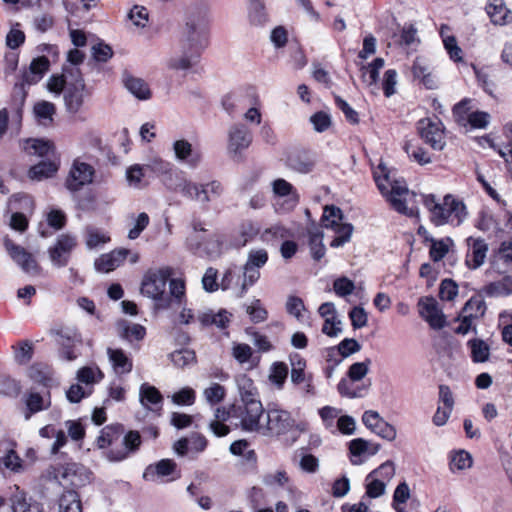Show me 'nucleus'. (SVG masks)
Returning a JSON list of instances; mask_svg holds the SVG:
<instances>
[{
	"label": "nucleus",
	"instance_id": "22",
	"mask_svg": "<svg viewBox=\"0 0 512 512\" xmlns=\"http://www.w3.org/2000/svg\"><path fill=\"white\" fill-rule=\"evenodd\" d=\"M466 242L468 246L466 264L470 269H477L485 262L488 245L483 239L474 237H468Z\"/></svg>",
	"mask_w": 512,
	"mask_h": 512
},
{
	"label": "nucleus",
	"instance_id": "49",
	"mask_svg": "<svg viewBox=\"0 0 512 512\" xmlns=\"http://www.w3.org/2000/svg\"><path fill=\"white\" fill-rule=\"evenodd\" d=\"M25 151L28 154H35L39 156L48 155L52 149L50 142L40 139H30L26 141L24 146Z\"/></svg>",
	"mask_w": 512,
	"mask_h": 512
},
{
	"label": "nucleus",
	"instance_id": "10",
	"mask_svg": "<svg viewBox=\"0 0 512 512\" xmlns=\"http://www.w3.org/2000/svg\"><path fill=\"white\" fill-rule=\"evenodd\" d=\"M268 262V252L263 249H252L248 252L247 260L242 267V276H237V280L241 279L238 297H243L248 289L253 286L260 278V269Z\"/></svg>",
	"mask_w": 512,
	"mask_h": 512
},
{
	"label": "nucleus",
	"instance_id": "58",
	"mask_svg": "<svg viewBox=\"0 0 512 512\" xmlns=\"http://www.w3.org/2000/svg\"><path fill=\"white\" fill-rule=\"evenodd\" d=\"M449 239L446 240H434L431 239L430 246V257L433 261L437 262L442 260L449 251L448 246Z\"/></svg>",
	"mask_w": 512,
	"mask_h": 512
},
{
	"label": "nucleus",
	"instance_id": "42",
	"mask_svg": "<svg viewBox=\"0 0 512 512\" xmlns=\"http://www.w3.org/2000/svg\"><path fill=\"white\" fill-rule=\"evenodd\" d=\"M58 170V166L51 161H43L34 166L29 170V177L32 180L41 181L43 179L52 177Z\"/></svg>",
	"mask_w": 512,
	"mask_h": 512
},
{
	"label": "nucleus",
	"instance_id": "40",
	"mask_svg": "<svg viewBox=\"0 0 512 512\" xmlns=\"http://www.w3.org/2000/svg\"><path fill=\"white\" fill-rule=\"evenodd\" d=\"M33 112L37 121L46 126L53 122L56 107L52 102L42 100L34 105Z\"/></svg>",
	"mask_w": 512,
	"mask_h": 512
},
{
	"label": "nucleus",
	"instance_id": "8",
	"mask_svg": "<svg viewBox=\"0 0 512 512\" xmlns=\"http://www.w3.org/2000/svg\"><path fill=\"white\" fill-rule=\"evenodd\" d=\"M371 359L353 363L347 372L348 379H342L337 386L338 392L348 398H362L367 395L371 382L355 384L361 381L369 372Z\"/></svg>",
	"mask_w": 512,
	"mask_h": 512
},
{
	"label": "nucleus",
	"instance_id": "62",
	"mask_svg": "<svg viewBox=\"0 0 512 512\" xmlns=\"http://www.w3.org/2000/svg\"><path fill=\"white\" fill-rule=\"evenodd\" d=\"M288 375V367L283 362H276L271 367L270 380L282 386Z\"/></svg>",
	"mask_w": 512,
	"mask_h": 512
},
{
	"label": "nucleus",
	"instance_id": "60",
	"mask_svg": "<svg viewBox=\"0 0 512 512\" xmlns=\"http://www.w3.org/2000/svg\"><path fill=\"white\" fill-rule=\"evenodd\" d=\"M337 350L342 358H346L354 353L359 352L361 350V345L357 340L353 338H345L338 344Z\"/></svg>",
	"mask_w": 512,
	"mask_h": 512
},
{
	"label": "nucleus",
	"instance_id": "36",
	"mask_svg": "<svg viewBox=\"0 0 512 512\" xmlns=\"http://www.w3.org/2000/svg\"><path fill=\"white\" fill-rule=\"evenodd\" d=\"M11 503L13 512H43L40 503L27 499L25 493L18 489L12 495Z\"/></svg>",
	"mask_w": 512,
	"mask_h": 512
},
{
	"label": "nucleus",
	"instance_id": "61",
	"mask_svg": "<svg viewBox=\"0 0 512 512\" xmlns=\"http://www.w3.org/2000/svg\"><path fill=\"white\" fill-rule=\"evenodd\" d=\"M354 282L346 277L338 278L333 283V290L339 297H346L354 291Z\"/></svg>",
	"mask_w": 512,
	"mask_h": 512
},
{
	"label": "nucleus",
	"instance_id": "45",
	"mask_svg": "<svg viewBox=\"0 0 512 512\" xmlns=\"http://www.w3.org/2000/svg\"><path fill=\"white\" fill-rule=\"evenodd\" d=\"M421 200L425 207L430 211L431 213V221L437 225L440 226L441 222L443 221L442 210L440 207V202H438L434 195H421Z\"/></svg>",
	"mask_w": 512,
	"mask_h": 512
},
{
	"label": "nucleus",
	"instance_id": "57",
	"mask_svg": "<svg viewBox=\"0 0 512 512\" xmlns=\"http://www.w3.org/2000/svg\"><path fill=\"white\" fill-rule=\"evenodd\" d=\"M0 465L13 472L22 470V460L14 450H9L0 458Z\"/></svg>",
	"mask_w": 512,
	"mask_h": 512
},
{
	"label": "nucleus",
	"instance_id": "17",
	"mask_svg": "<svg viewBox=\"0 0 512 512\" xmlns=\"http://www.w3.org/2000/svg\"><path fill=\"white\" fill-rule=\"evenodd\" d=\"M94 168L85 162L75 160L66 179V187L71 192H77L83 186L92 183Z\"/></svg>",
	"mask_w": 512,
	"mask_h": 512
},
{
	"label": "nucleus",
	"instance_id": "14",
	"mask_svg": "<svg viewBox=\"0 0 512 512\" xmlns=\"http://www.w3.org/2000/svg\"><path fill=\"white\" fill-rule=\"evenodd\" d=\"M291 382L304 397L315 395V386L312 374L305 373L306 362L299 355L291 357Z\"/></svg>",
	"mask_w": 512,
	"mask_h": 512
},
{
	"label": "nucleus",
	"instance_id": "50",
	"mask_svg": "<svg viewBox=\"0 0 512 512\" xmlns=\"http://www.w3.org/2000/svg\"><path fill=\"white\" fill-rule=\"evenodd\" d=\"M173 364L179 368H184L195 362V352L189 349L176 350L170 355Z\"/></svg>",
	"mask_w": 512,
	"mask_h": 512
},
{
	"label": "nucleus",
	"instance_id": "33",
	"mask_svg": "<svg viewBox=\"0 0 512 512\" xmlns=\"http://www.w3.org/2000/svg\"><path fill=\"white\" fill-rule=\"evenodd\" d=\"M123 83L126 89L139 100H148L151 97L148 84L143 79L125 75Z\"/></svg>",
	"mask_w": 512,
	"mask_h": 512
},
{
	"label": "nucleus",
	"instance_id": "30",
	"mask_svg": "<svg viewBox=\"0 0 512 512\" xmlns=\"http://www.w3.org/2000/svg\"><path fill=\"white\" fill-rule=\"evenodd\" d=\"M308 237L311 256L314 260L319 261L326 253V248L323 244V232L318 226L311 224L308 228Z\"/></svg>",
	"mask_w": 512,
	"mask_h": 512
},
{
	"label": "nucleus",
	"instance_id": "3",
	"mask_svg": "<svg viewBox=\"0 0 512 512\" xmlns=\"http://www.w3.org/2000/svg\"><path fill=\"white\" fill-rule=\"evenodd\" d=\"M47 89L59 96L63 93L68 113L76 114L84 104L86 84L78 67L64 66L61 74H53L47 81Z\"/></svg>",
	"mask_w": 512,
	"mask_h": 512
},
{
	"label": "nucleus",
	"instance_id": "38",
	"mask_svg": "<svg viewBox=\"0 0 512 512\" xmlns=\"http://www.w3.org/2000/svg\"><path fill=\"white\" fill-rule=\"evenodd\" d=\"M192 50L190 53L183 52L182 55L171 57L167 62V66L174 70H187L193 67L198 61L199 52L198 49Z\"/></svg>",
	"mask_w": 512,
	"mask_h": 512
},
{
	"label": "nucleus",
	"instance_id": "51",
	"mask_svg": "<svg viewBox=\"0 0 512 512\" xmlns=\"http://www.w3.org/2000/svg\"><path fill=\"white\" fill-rule=\"evenodd\" d=\"M485 303L480 297H472L464 306L463 314L475 320L484 315Z\"/></svg>",
	"mask_w": 512,
	"mask_h": 512
},
{
	"label": "nucleus",
	"instance_id": "26",
	"mask_svg": "<svg viewBox=\"0 0 512 512\" xmlns=\"http://www.w3.org/2000/svg\"><path fill=\"white\" fill-rule=\"evenodd\" d=\"M130 251L125 248L114 249L110 253L102 254L95 260V268L99 272L108 273L119 267Z\"/></svg>",
	"mask_w": 512,
	"mask_h": 512
},
{
	"label": "nucleus",
	"instance_id": "20",
	"mask_svg": "<svg viewBox=\"0 0 512 512\" xmlns=\"http://www.w3.org/2000/svg\"><path fill=\"white\" fill-rule=\"evenodd\" d=\"M76 246V238L70 234H62L56 244L49 249V256L55 266L63 267L68 263L70 252Z\"/></svg>",
	"mask_w": 512,
	"mask_h": 512
},
{
	"label": "nucleus",
	"instance_id": "13",
	"mask_svg": "<svg viewBox=\"0 0 512 512\" xmlns=\"http://www.w3.org/2000/svg\"><path fill=\"white\" fill-rule=\"evenodd\" d=\"M253 141L251 130L243 123H235L228 129L227 151L232 158H240Z\"/></svg>",
	"mask_w": 512,
	"mask_h": 512
},
{
	"label": "nucleus",
	"instance_id": "18",
	"mask_svg": "<svg viewBox=\"0 0 512 512\" xmlns=\"http://www.w3.org/2000/svg\"><path fill=\"white\" fill-rule=\"evenodd\" d=\"M420 316L433 329H442L446 325V318L439 306V303L433 297L421 298L418 302Z\"/></svg>",
	"mask_w": 512,
	"mask_h": 512
},
{
	"label": "nucleus",
	"instance_id": "41",
	"mask_svg": "<svg viewBox=\"0 0 512 512\" xmlns=\"http://www.w3.org/2000/svg\"><path fill=\"white\" fill-rule=\"evenodd\" d=\"M445 205L449 207L451 212L450 223L460 225L467 216L465 204L455 199L452 195H446Z\"/></svg>",
	"mask_w": 512,
	"mask_h": 512
},
{
	"label": "nucleus",
	"instance_id": "7",
	"mask_svg": "<svg viewBox=\"0 0 512 512\" xmlns=\"http://www.w3.org/2000/svg\"><path fill=\"white\" fill-rule=\"evenodd\" d=\"M50 66L49 60L45 56L35 58L31 61L28 69L24 70L19 82H16L13 88V99L17 104V116L21 117V106H23L27 97V88L37 84Z\"/></svg>",
	"mask_w": 512,
	"mask_h": 512
},
{
	"label": "nucleus",
	"instance_id": "59",
	"mask_svg": "<svg viewBox=\"0 0 512 512\" xmlns=\"http://www.w3.org/2000/svg\"><path fill=\"white\" fill-rule=\"evenodd\" d=\"M204 396L208 403L214 405L224 399L225 389L220 384L214 383L204 390Z\"/></svg>",
	"mask_w": 512,
	"mask_h": 512
},
{
	"label": "nucleus",
	"instance_id": "25",
	"mask_svg": "<svg viewBox=\"0 0 512 512\" xmlns=\"http://www.w3.org/2000/svg\"><path fill=\"white\" fill-rule=\"evenodd\" d=\"M145 167L158 175H162L163 183L168 189H170V186L168 185L170 181L172 183H177L180 179H185L181 172L173 170V165L170 162L160 158L151 159Z\"/></svg>",
	"mask_w": 512,
	"mask_h": 512
},
{
	"label": "nucleus",
	"instance_id": "48",
	"mask_svg": "<svg viewBox=\"0 0 512 512\" xmlns=\"http://www.w3.org/2000/svg\"><path fill=\"white\" fill-rule=\"evenodd\" d=\"M472 462V456L468 452L460 450L451 455L450 469L452 472L455 470H465L472 466Z\"/></svg>",
	"mask_w": 512,
	"mask_h": 512
},
{
	"label": "nucleus",
	"instance_id": "11",
	"mask_svg": "<svg viewBox=\"0 0 512 512\" xmlns=\"http://www.w3.org/2000/svg\"><path fill=\"white\" fill-rule=\"evenodd\" d=\"M235 413L240 419L241 428L244 431L261 434L265 415L260 400H252L236 405Z\"/></svg>",
	"mask_w": 512,
	"mask_h": 512
},
{
	"label": "nucleus",
	"instance_id": "39",
	"mask_svg": "<svg viewBox=\"0 0 512 512\" xmlns=\"http://www.w3.org/2000/svg\"><path fill=\"white\" fill-rule=\"evenodd\" d=\"M58 512H82L80 497L74 490L65 491L58 504Z\"/></svg>",
	"mask_w": 512,
	"mask_h": 512
},
{
	"label": "nucleus",
	"instance_id": "27",
	"mask_svg": "<svg viewBox=\"0 0 512 512\" xmlns=\"http://www.w3.org/2000/svg\"><path fill=\"white\" fill-rule=\"evenodd\" d=\"M90 475L84 466L73 463L66 466L62 476L73 487H81L90 481Z\"/></svg>",
	"mask_w": 512,
	"mask_h": 512
},
{
	"label": "nucleus",
	"instance_id": "21",
	"mask_svg": "<svg viewBox=\"0 0 512 512\" xmlns=\"http://www.w3.org/2000/svg\"><path fill=\"white\" fill-rule=\"evenodd\" d=\"M272 191L276 197L284 198L281 209L293 210L299 203V194L294 186L285 179L278 178L272 182Z\"/></svg>",
	"mask_w": 512,
	"mask_h": 512
},
{
	"label": "nucleus",
	"instance_id": "15",
	"mask_svg": "<svg viewBox=\"0 0 512 512\" xmlns=\"http://www.w3.org/2000/svg\"><path fill=\"white\" fill-rule=\"evenodd\" d=\"M421 138L434 150H442L445 146L444 127L440 120L425 118L418 122Z\"/></svg>",
	"mask_w": 512,
	"mask_h": 512
},
{
	"label": "nucleus",
	"instance_id": "5",
	"mask_svg": "<svg viewBox=\"0 0 512 512\" xmlns=\"http://www.w3.org/2000/svg\"><path fill=\"white\" fill-rule=\"evenodd\" d=\"M170 190L180 192L184 197L200 203L202 206L207 207L208 203L220 197L223 193V187L217 180H212L205 184H197L186 177L180 179L177 183L168 184Z\"/></svg>",
	"mask_w": 512,
	"mask_h": 512
},
{
	"label": "nucleus",
	"instance_id": "47",
	"mask_svg": "<svg viewBox=\"0 0 512 512\" xmlns=\"http://www.w3.org/2000/svg\"><path fill=\"white\" fill-rule=\"evenodd\" d=\"M404 150L407 153L408 157L417 162L420 165H426L431 163V157L428 152L419 146L413 145L410 142L405 143Z\"/></svg>",
	"mask_w": 512,
	"mask_h": 512
},
{
	"label": "nucleus",
	"instance_id": "23",
	"mask_svg": "<svg viewBox=\"0 0 512 512\" xmlns=\"http://www.w3.org/2000/svg\"><path fill=\"white\" fill-rule=\"evenodd\" d=\"M57 335L60 337V356L67 361L77 359L79 353L76 351V346L82 342L80 335L71 330H59Z\"/></svg>",
	"mask_w": 512,
	"mask_h": 512
},
{
	"label": "nucleus",
	"instance_id": "24",
	"mask_svg": "<svg viewBox=\"0 0 512 512\" xmlns=\"http://www.w3.org/2000/svg\"><path fill=\"white\" fill-rule=\"evenodd\" d=\"M173 151L175 158L190 168L197 167L201 161L200 152L195 150L192 144L185 139L176 140L173 143Z\"/></svg>",
	"mask_w": 512,
	"mask_h": 512
},
{
	"label": "nucleus",
	"instance_id": "46",
	"mask_svg": "<svg viewBox=\"0 0 512 512\" xmlns=\"http://www.w3.org/2000/svg\"><path fill=\"white\" fill-rule=\"evenodd\" d=\"M249 20L256 26L263 25L267 21L265 7L261 0H250Z\"/></svg>",
	"mask_w": 512,
	"mask_h": 512
},
{
	"label": "nucleus",
	"instance_id": "37",
	"mask_svg": "<svg viewBox=\"0 0 512 512\" xmlns=\"http://www.w3.org/2000/svg\"><path fill=\"white\" fill-rule=\"evenodd\" d=\"M486 11L495 24H505L511 18L510 11L506 8L503 0H491L486 6Z\"/></svg>",
	"mask_w": 512,
	"mask_h": 512
},
{
	"label": "nucleus",
	"instance_id": "4",
	"mask_svg": "<svg viewBox=\"0 0 512 512\" xmlns=\"http://www.w3.org/2000/svg\"><path fill=\"white\" fill-rule=\"evenodd\" d=\"M172 275L173 269L171 267H162L149 270L143 277L141 293L154 301L157 310L168 309L166 285Z\"/></svg>",
	"mask_w": 512,
	"mask_h": 512
},
{
	"label": "nucleus",
	"instance_id": "6",
	"mask_svg": "<svg viewBox=\"0 0 512 512\" xmlns=\"http://www.w3.org/2000/svg\"><path fill=\"white\" fill-rule=\"evenodd\" d=\"M209 17L206 11L197 10L190 13L182 30L183 48H203L207 42Z\"/></svg>",
	"mask_w": 512,
	"mask_h": 512
},
{
	"label": "nucleus",
	"instance_id": "56",
	"mask_svg": "<svg viewBox=\"0 0 512 512\" xmlns=\"http://www.w3.org/2000/svg\"><path fill=\"white\" fill-rule=\"evenodd\" d=\"M395 475V465L391 461H386L381 464L377 469L370 472V477H376L380 480H383L384 483H387L394 477Z\"/></svg>",
	"mask_w": 512,
	"mask_h": 512
},
{
	"label": "nucleus",
	"instance_id": "44",
	"mask_svg": "<svg viewBox=\"0 0 512 512\" xmlns=\"http://www.w3.org/2000/svg\"><path fill=\"white\" fill-rule=\"evenodd\" d=\"M468 346L471 349V357L474 362L482 363L488 360L490 349L489 346L483 340H470L468 341Z\"/></svg>",
	"mask_w": 512,
	"mask_h": 512
},
{
	"label": "nucleus",
	"instance_id": "29",
	"mask_svg": "<svg viewBox=\"0 0 512 512\" xmlns=\"http://www.w3.org/2000/svg\"><path fill=\"white\" fill-rule=\"evenodd\" d=\"M107 355L117 374H127L131 372L133 367L132 360L122 349L108 348Z\"/></svg>",
	"mask_w": 512,
	"mask_h": 512
},
{
	"label": "nucleus",
	"instance_id": "64",
	"mask_svg": "<svg viewBox=\"0 0 512 512\" xmlns=\"http://www.w3.org/2000/svg\"><path fill=\"white\" fill-rule=\"evenodd\" d=\"M504 133L508 140L507 144L498 149V153L501 157H503L507 162H512V121L507 123L504 126Z\"/></svg>",
	"mask_w": 512,
	"mask_h": 512
},
{
	"label": "nucleus",
	"instance_id": "28",
	"mask_svg": "<svg viewBox=\"0 0 512 512\" xmlns=\"http://www.w3.org/2000/svg\"><path fill=\"white\" fill-rule=\"evenodd\" d=\"M139 398L141 404L150 410L160 409L163 401V397L159 390L147 383L140 386Z\"/></svg>",
	"mask_w": 512,
	"mask_h": 512
},
{
	"label": "nucleus",
	"instance_id": "34",
	"mask_svg": "<svg viewBox=\"0 0 512 512\" xmlns=\"http://www.w3.org/2000/svg\"><path fill=\"white\" fill-rule=\"evenodd\" d=\"M117 330L119 336L122 339L127 340L129 342H132L133 340L140 341L146 335V329L144 326L136 323H130L127 321L118 322Z\"/></svg>",
	"mask_w": 512,
	"mask_h": 512
},
{
	"label": "nucleus",
	"instance_id": "31",
	"mask_svg": "<svg viewBox=\"0 0 512 512\" xmlns=\"http://www.w3.org/2000/svg\"><path fill=\"white\" fill-rule=\"evenodd\" d=\"M168 281L169 293L166 292L168 309H171L174 305L182 306L186 302L184 280L179 278H170Z\"/></svg>",
	"mask_w": 512,
	"mask_h": 512
},
{
	"label": "nucleus",
	"instance_id": "9",
	"mask_svg": "<svg viewBox=\"0 0 512 512\" xmlns=\"http://www.w3.org/2000/svg\"><path fill=\"white\" fill-rule=\"evenodd\" d=\"M295 426L296 421L289 411L277 405H269L265 411L261 435L279 437L293 430Z\"/></svg>",
	"mask_w": 512,
	"mask_h": 512
},
{
	"label": "nucleus",
	"instance_id": "19",
	"mask_svg": "<svg viewBox=\"0 0 512 512\" xmlns=\"http://www.w3.org/2000/svg\"><path fill=\"white\" fill-rule=\"evenodd\" d=\"M168 476H171V478L165 480L166 482L180 478L177 464L171 459H162L155 464H151L143 473V478L151 482H163V478Z\"/></svg>",
	"mask_w": 512,
	"mask_h": 512
},
{
	"label": "nucleus",
	"instance_id": "43",
	"mask_svg": "<svg viewBox=\"0 0 512 512\" xmlns=\"http://www.w3.org/2000/svg\"><path fill=\"white\" fill-rule=\"evenodd\" d=\"M86 246L94 249L110 241V237L101 229L96 227H87L85 230Z\"/></svg>",
	"mask_w": 512,
	"mask_h": 512
},
{
	"label": "nucleus",
	"instance_id": "1",
	"mask_svg": "<svg viewBox=\"0 0 512 512\" xmlns=\"http://www.w3.org/2000/svg\"><path fill=\"white\" fill-rule=\"evenodd\" d=\"M373 177L380 193L397 212L409 217L417 215V207L409 205L417 202V195L409 191L403 180L396 179L394 172L383 162L374 169Z\"/></svg>",
	"mask_w": 512,
	"mask_h": 512
},
{
	"label": "nucleus",
	"instance_id": "53",
	"mask_svg": "<svg viewBox=\"0 0 512 512\" xmlns=\"http://www.w3.org/2000/svg\"><path fill=\"white\" fill-rule=\"evenodd\" d=\"M103 378V373L97 367H83L77 373V379L81 383L93 384Z\"/></svg>",
	"mask_w": 512,
	"mask_h": 512
},
{
	"label": "nucleus",
	"instance_id": "54",
	"mask_svg": "<svg viewBox=\"0 0 512 512\" xmlns=\"http://www.w3.org/2000/svg\"><path fill=\"white\" fill-rule=\"evenodd\" d=\"M259 233V227L253 223L252 221L243 222L239 227V234L241 236V240H239L236 245L244 246L249 241H251L257 234Z\"/></svg>",
	"mask_w": 512,
	"mask_h": 512
},
{
	"label": "nucleus",
	"instance_id": "12",
	"mask_svg": "<svg viewBox=\"0 0 512 512\" xmlns=\"http://www.w3.org/2000/svg\"><path fill=\"white\" fill-rule=\"evenodd\" d=\"M343 214L340 208L336 206H326L322 216V221L326 228L335 230L337 236L332 240L331 247L338 248L347 243L352 235L353 226L348 223H341Z\"/></svg>",
	"mask_w": 512,
	"mask_h": 512
},
{
	"label": "nucleus",
	"instance_id": "16",
	"mask_svg": "<svg viewBox=\"0 0 512 512\" xmlns=\"http://www.w3.org/2000/svg\"><path fill=\"white\" fill-rule=\"evenodd\" d=\"M4 246L12 260L27 274L37 275L40 267L31 253L9 238L4 239Z\"/></svg>",
	"mask_w": 512,
	"mask_h": 512
},
{
	"label": "nucleus",
	"instance_id": "32",
	"mask_svg": "<svg viewBox=\"0 0 512 512\" xmlns=\"http://www.w3.org/2000/svg\"><path fill=\"white\" fill-rule=\"evenodd\" d=\"M27 411L25 412V420H29L32 414L46 410L51 405L49 394L45 397L37 392H29L25 399Z\"/></svg>",
	"mask_w": 512,
	"mask_h": 512
},
{
	"label": "nucleus",
	"instance_id": "35",
	"mask_svg": "<svg viewBox=\"0 0 512 512\" xmlns=\"http://www.w3.org/2000/svg\"><path fill=\"white\" fill-rule=\"evenodd\" d=\"M236 384L238 387L241 403L250 402L252 400H259L257 388L252 379L245 374H240L236 377Z\"/></svg>",
	"mask_w": 512,
	"mask_h": 512
},
{
	"label": "nucleus",
	"instance_id": "55",
	"mask_svg": "<svg viewBox=\"0 0 512 512\" xmlns=\"http://www.w3.org/2000/svg\"><path fill=\"white\" fill-rule=\"evenodd\" d=\"M441 35L443 37V43L444 47L449 53L450 58L455 61H461L462 60V50L457 45V41L455 37L453 36H444V27L441 28Z\"/></svg>",
	"mask_w": 512,
	"mask_h": 512
},
{
	"label": "nucleus",
	"instance_id": "63",
	"mask_svg": "<svg viewBox=\"0 0 512 512\" xmlns=\"http://www.w3.org/2000/svg\"><path fill=\"white\" fill-rule=\"evenodd\" d=\"M195 398V391L190 387L182 388L172 395V401L177 405H192Z\"/></svg>",
	"mask_w": 512,
	"mask_h": 512
},
{
	"label": "nucleus",
	"instance_id": "2",
	"mask_svg": "<svg viewBox=\"0 0 512 512\" xmlns=\"http://www.w3.org/2000/svg\"><path fill=\"white\" fill-rule=\"evenodd\" d=\"M142 443L138 431L124 434L122 425H109L103 428L96 439L101 455L109 462H121L136 453Z\"/></svg>",
	"mask_w": 512,
	"mask_h": 512
},
{
	"label": "nucleus",
	"instance_id": "52",
	"mask_svg": "<svg viewBox=\"0 0 512 512\" xmlns=\"http://www.w3.org/2000/svg\"><path fill=\"white\" fill-rule=\"evenodd\" d=\"M366 495L370 498H378L385 493L386 484L383 480L379 478L370 477V473L367 475L366 479Z\"/></svg>",
	"mask_w": 512,
	"mask_h": 512
}]
</instances>
